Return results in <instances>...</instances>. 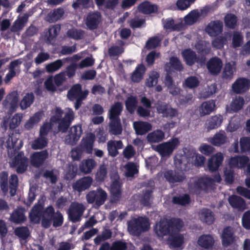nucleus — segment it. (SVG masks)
<instances>
[{
	"label": "nucleus",
	"mask_w": 250,
	"mask_h": 250,
	"mask_svg": "<svg viewBox=\"0 0 250 250\" xmlns=\"http://www.w3.org/2000/svg\"><path fill=\"white\" fill-rule=\"evenodd\" d=\"M149 227L147 218L140 216L134 218L128 222L127 229L130 234L139 236L142 232L147 231Z\"/></svg>",
	"instance_id": "obj_3"
},
{
	"label": "nucleus",
	"mask_w": 250,
	"mask_h": 250,
	"mask_svg": "<svg viewBox=\"0 0 250 250\" xmlns=\"http://www.w3.org/2000/svg\"><path fill=\"white\" fill-rule=\"evenodd\" d=\"M112 231L109 229H104L100 235H98L94 240L96 245H99L102 242L110 239L112 237Z\"/></svg>",
	"instance_id": "obj_60"
},
{
	"label": "nucleus",
	"mask_w": 250,
	"mask_h": 250,
	"mask_svg": "<svg viewBox=\"0 0 250 250\" xmlns=\"http://www.w3.org/2000/svg\"><path fill=\"white\" fill-rule=\"evenodd\" d=\"M223 25L220 21H215L209 23L207 27V31L211 36H216L222 33Z\"/></svg>",
	"instance_id": "obj_27"
},
{
	"label": "nucleus",
	"mask_w": 250,
	"mask_h": 250,
	"mask_svg": "<svg viewBox=\"0 0 250 250\" xmlns=\"http://www.w3.org/2000/svg\"><path fill=\"white\" fill-rule=\"evenodd\" d=\"M95 141V134L92 133H90L82 139L81 143L79 146L84 152L87 154H91Z\"/></svg>",
	"instance_id": "obj_16"
},
{
	"label": "nucleus",
	"mask_w": 250,
	"mask_h": 250,
	"mask_svg": "<svg viewBox=\"0 0 250 250\" xmlns=\"http://www.w3.org/2000/svg\"><path fill=\"white\" fill-rule=\"evenodd\" d=\"M179 144V139L177 138H173L167 142L158 145L156 150L162 157H169L178 146Z\"/></svg>",
	"instance_id": "obj_6"
},
{
	"label": "nucleus",
	"mask_w": 250,
	"mask_h": 250,
	"mask_svg": "<svg viewBox=\"0 0 250 250\" xmlns=\"http://www.w3.org/2000/svg\"><path fill=\"white\" fill-rule=\"evenodd\" d=\"M14 165L17 167L16 171L18 173H23L27 168L28 159L24 156L23 152H20L14 158Z\"/></svg>",
	"instance_id": "obj_12"
},
{
	"label": "nucleus",
	"mask_w": 250,
	"mask_h": 250,
	"mask_svg": "<svg viewBox=\"0 0 250 250\" xmlns=\"http://www.w3.org/2000/svg\"><path fill=\"white\" fill-rule=\"evenodd\" d=\"M107 197L106 192L101 188H98L96 190H91L86 195L87 203L94 204L98 207L104 204Z\"/></svg>",
	"instance_id": "obj_5"
},
{
	"label": "nucleus",
	"mask_w": 250,
	"mask_h": 250,
	"mask_svg": "<svg viewBox=\"0 0 250 250\" xmlns=\"http://www.w3.org/2000/svg\"><path fill=\"white\" fill-rule=\"evenodd\" d=\"M81 125H75L70 128L68 134L65 137V143L70 145H75L82 134Z\"/></svg>",
	"instance_id": "obj_9"
},
{
	"label": "nucleus",
	"mask_w": 250,
	"mask_h": 250,
	"mask_svg": "<svg viewBox=\"0 0 250 250\" xmlns=\"http://www.w3.org/2000/svg\"><path fill=\"white\" fill-rule=\"evenodd\" d=\"M138 104V100L136 97L130 96L128 97L125 102L126 110L131 114L134 113Z\"/></svg>",
	"instance_id": "obj_55"
},
{
	"label": "nucleus",
	"mask_w": 250,
	"mask_h": 250,
	"mask_svg": "<svg viewBox=\"0 0 250 250\" xmlns=\"http://www.w3.org/2000/svg\"><path fill=\"white\" fill-rule=\"evenodd\" d=\"M48 153L46 150L33 153L30 157L31 165L35 167L42 166L47 158Z\"/></svg>",
	"instance_id": "obj_17"
},
{
	"label": "nucleus",
	"mask_w": 250,
	"mask_h": 250,
	"mask_svg": "<svg viewBox=\"0 0 250 250\" xmlns=\"http://www.w3.org/2000/svg\"><path fill=\"white\" fill-rule=\"evenodd\" d=\"M9 186L8 185V172L2 171L0 172V188L2 191L6 193L10 189L11 196H14L18 185V178L17 175H11L9 179Z\"/></svg>",
	"instance_id": "obj_4"
},
{
	"label": "nucleus",
	"mask_w": 250,
	"mask_h": 250,
	"mask_svg": "<svg viewBox=\"0 0 250 250\" xmlns=\"http://www.w3.org/2000/svg\"><path fill=\"white\" fill-rule=\"evenodd\" d=\"M14 233L23 240H25L30 234L28 228L24 226L17 227L14 230Z\"/></svg>",
	"instance_id": "obj_58"
},
{
	"label": "nucleus",
	"mask_w": 250,
	"mask_h": 250,
	"mask_svg": "<svg viewBox=\"0 0 250 250\" xmlns=\"http://www.w3.org/2000/svg\"><path fill=\"white\" fill-rule=\"evenodd\" d=\"M200 220L204 223L210 225L212 224L215 220L214 214L209 209L204 208L200 213Z\"/></svg>",
	"instance_id": "obj_42"
},
{
	"label": "nucleus",
	"mask_w": 250,
	"mask_h": 250,
	"mask_svg": "<svg viewBox=\"0 0 250 250\" xmlns=\"http://www.w3.org/2000/svg\"><path fill=\"white\" fill-rule=\"evenodd\" d=\"M63 221L62 214L59 210L55 211L52 205L48 206L44 209L43 217L42 220V225L43 228H49L51 224L54 228L61 227Z\"/></svg>",
	"instance_id": "obj_2"
},
{
	"label": "nucleus",
	"mask_w": 250,
	"mask_h": 250,
	"mask_svg": "<svg viewBox=\"0 0 250 250\" xmlns=\"http://www.w3.org/2000/svg\"><path fill=\"white\" fill-rule=\"evenodd\" d=\"M224 160V157L221 153H217L212 155L208 160V167L210 172H215L218 170Z\"/></svg>",
	"instance_id": "obj_21"
},
{
	"label": "nucleus",
	"mask_w": 250,
	"mask_h": 250,
	"mask_svg": "<svg viewBox=\"0 0 250 250\" xmlns=\"http://www.w3.org/2000/svg\"><path fill=\"white\" fill-rule=\"evenodd\" d=\"M182 56L186 64L189 66H193L195 63L203 64L206 60L205 56H198L196 52L190 48L184 49L182 52Z\"/></svg>",
	"instance_id": "obj_7"
},
{
	"label": "nucleus",
	"mask_w": 250,
	"mask_h": 250,
	"mask_svg": "<svg viewBox=\"0 0 250 250\" xmlns=\"http://www.w3.org/2000/svg\"><path fill=\"white\" fill-rule=\"evenodd\" d=\"M164 177L169 184L182 182L186 178L183 171L172 169L166 170L164 173Z\"/></svg>",
	"instance_id": "obj_10"
},
{
	"label": "nucleus",
	"mask_w": 250,
	"mask_h": 250,
	"mask_svg": "<svg viewBox=\"0 0 250 250\" xmlns=\"http://www.w3.org/2000/svg\"><path fill=\"white\" fill-rule=\"evenodd\" d=\"M244 104L245 101L242 97H236L230 104L231 109L233 112H237L243 108Z\"/></svg>",
	"instance_id": "obj_63"
},
{
	"label": "nucleus",
	"mask_w": 250,
	"mask_h": 250,
	"mask_svg": "<svg viewBox=\"0 0 250 250\" xmlns=\"http://www.w3.org/2000/svg\"><path fill=\"white\" fill-rule=\"evenodd\" d=\"M222 243L223 246L228 247L232 244L234 240L233 229L228 226L224 228L221 235Z\"/></svg>",
	"instance_id": "obj_22"
},
{
	"label": "nucleus",
	"mask_w": 250,
	"mask_h": 250,
	"mask_svg": "<svg viewBox=\"0 0 250 250\" xmlns=\"http://www.w3.org/2000/svg\"><path fill=\"white\" fill-rule=\"evenodd\" d=\"M164 138L165 133L160 129L154 130L147 136V139L150 143H158L161 142Z\"/></svg>",
	"instance_id": "obj_47"
},
{
	"label": "nucleus",
	"mask_w": 250,
	"mask_h": 250,
	"mask_svg": "<svg viewBox=\"0 0 250 250\" xmlns=\"http://www.w3.org/2000/svg\"><path fill=\"white\" fill-rule=\"evenodd\" d=\"M55 114L50 117L49 123L52 126L54 124L58 123L57 132L66 133L75 118V113L71 108H68L67 111L65 112L64 115L62 117L63 110L60 107L55 108Z\"/></svg>",
	"instance_id": "obj_1"
},
{
	"label": "nucleus",
	"mask_w": 250,
	"mask_h": 250,
	"mask_svg": "<svg viewBox=\"0 0 250 250\" xmlns=\"http://www.w3.org/2000/svg\"><path fill=\"white\" fill-rule=\"evenodd\" d=\"M190 201V196L188 194H184L183 195L174 196L172 199V202L174 204L182 206L189 204Z\"/></svg>",
	"instance_id": "obj_52"
},
{
	"label": "nucleus",
	"mask_w": 250,
	"mask_h": 250,
	"mask_svg": "<svg viewBox=\"0 0 250 250\" xmlns=\"http://www.w3.org/2000/svg\"><path fill=\"white\" fill-rule=\"evenodd\" d=\"M225 26L229 29H233L237 25V17L232 13H228L224 19Z\"/></svg>",
	"instance_id": "obj_48"
},
{
	"label": "nucleus",
	"mask_w": 250,
	"mask_h": 250,
	"mask_svg": "<svg viewBox=\"0 0 250 250\" xmlns=\"http://www.w3.org/2000/svg\"><path fill=\"white\" fill-rule=\"evenodd\" d=\"M48 140L45 137L41 136L35 140L32 144V148L34 150L41 149L47 146Z\"/></svg>",
	"instance_id": "obj_56"
},
{
	"label": "nucleus",
	"mask_w": 250,
	"mask_h": 250,
	"mask_svg": "<svg viewBox=\"0 0 250 250\" xmlns=\"http://www.w3.org/2000/svg\"><path fill=\"white\" fill-rule=\"evenodd\" d=\"M93 180L91 176H83L77 180L72 185L74 190L81 193L88 189L91 186Z\"/></svg>",
	"instance_id": "obj_11"
},
{
	"label": "nucleus",
	"mask_w": 250,
	"mask_h": 250,
	"mask_svg": "<svg viewBox=\"0 0 250 250\" xmlns=\"http://www.w3.org/2000/svg\"><path fill=\"white\" fill-rule=\"evenodd\" d=\"M35 96L32 92L27 93L21 100L20 106L22 110H25L33 103Z\"/></svg>",
	"instance_id": "obj_50"
},
{
	"label": "nucleus",
	"mask_w": 250,
	"mask_h": 250,
	"mask_svg": "<svg viewBox=\"0 0 250 250\" xmlns=\"http://www.w3.org/2000/svg\"><path fill=\"white\" fill-rule=\"evenodd\" d=\"M111 199L112 203H116L120 201L122 196L121 184L119 181L115 179L110 185Z\"/></svg>",
	"instance_id": "obj_20"
},
{
	"label": "nucleus",
	"mask_w": 250,
	"mask_h": 250,
	"mask_svg": "<svg viewBox=\"0 0 250 250\" xmlns=\"http://www.w3.org/2000/svg\"><path fill=\"white\" fill-rule=\"evenodd\" d=\"M96 162L93 159L83 160L79 165V169L82 173L87 174L91 173L96 167Z\"/></svg>",
	"instance_id": "obj_36"
},
{
	"label": "nucleus",
	"mask_w": 250,
	"mask_h": 250,
	"mask_svg": "<svg viewBox=\"0 0 250 250\" xmlns=\"http://www.w3.org/2000/svg\"><path fill=\"white\" fill-rule=\"evenodd\" d=\"M223 66L222 61L217 57L211 58L207 62V67L209 73L212 75H217L221 71Z\"/></svg>",
	"instance_id": "obj_18"
},
{
	"label": "nucleus",
	"mask_w": 250,
	"mask_h": 250,
	"mask_svg": "<svg viewBox=\"0 0 250 250\" xmlns=\"http://www.w3.org/2000/svg\"><path fill=\"white\" fill-rule=\"evenodd\" d=\"M123 147V144L121 140H109L107 143L108 154L115 157L119 154L118 150Z\"/></svg>",
	"instance_id": "obj_24"
},
{
	"label": "nucleus",
	"mask_w": 250,
	"mask_h": 250,
	"mask_svg": "<svg viewBox=\"0 0 250 250\" xmlns=\"http://www.w3.org/2000/svg\"><path fill=\"white\" fill-rule=\"evenodd\" d=\"M73 58L71 57H67L62 60L58 59L53 62L48 63L46 66V71L49 73H53L59 70L63 64L64 62H71Z\"/></svg>",
	"instance_id": "obj_34"
},
{
	"label": "nucleus",
	"mask_w": 250,
	"mask_h": 250,
	"mask_svg": "<svg viewBox=\"0 0 250 250\" xmlns=\"http://www.w3.org/2000/svg\"><path fill=\"white\" fill-rule=\"evenodd\" d=\"M215 102L213 100L203 102L199 108L200 116L202 117L210 114L215 109Z\"/></svg>",
	"instance_id": "obj_29"
},
{
	"label": "nucleus",
	"mask_w": 250,
	"mask_h": 250,
	"mask_svg": "<svg viewBox=\"0 0 250 250\" xmlns=\"http://www.w3.org/2000/svg\"><path fill=\"white\" fill-rule=\"evenodd\" d=\"M154 231L160 237L169 235L171 234L168 220H160L154 226Z\"/></svg>",
	"instance_id": "obj_19"
},
{
	"label": "nucleus",
	"mask_w": 250,
	"mask_h": 250,
	"mask_svg": "<svg viewBox=\"0 0 250 250\" xmlns=\"http://www.w3.org/2000/svg\"><path fill=\"white\" fill-rule=\"evenodd\" d=\"M27 21V19L25 16L21 17L17 19L13 23L11 27V31L14 33L21 31L25 26Z\"/></svg>",
	"instance_id": "obj_53"
},
{
	"label": "nucleus",
	"mask_w": 250,
	"mask_h": 250,
	"mask_svg": "<svg viewBox=\"0 0 250 250\" xmlns=\"http://www.w3.org/2000/svg\"><path fill=\"white\" fill-rule=\"evenodd\" d=\"M160 77V74L156 71H152L146 79V85L148 87H152L158 83V79Z\"/></svg>",
	"instance_id": "obj_64"
},
{
	"label": "nucleus",
	"mask_w": 250,
	"mask_h": 250,
	"mask_svg": "<svg viewBox=\"0 0 250 250\" xmlns=\"http://www.w3.org/2000/svg\"><path fill=\"white\" fill-rule=\"evenodd\" d=\"M65 11L63 8L59 7L51 10L47 16V20L49 22H55L63 19Z\"/></svg>",
	"instance_id": "obj_33"
},
{
	"label": "nucleus",
	"mask_w": 250,
	"mask_h": 250,
	"mask_svg": "<svg viewBox=\"0 0 250 250\" xmlns=\"http://www.w3.org/2000/svg\"><path fill=\"white\" fill-rule=\"evenodd\" d=\"M133 127L137 135L146 134L152 129L151 125L146 122H136L133 123Z\"/></svg>",
	"instance_id": "obj_35"
},
{
	"label": "nucleus",
	"mask_w": 250,
	"mask_h": 250,
	"mask_svg": "<svg viewBox=\"0 0 250 250\" xmlns=\"http://www.w3.org/2000/svg\"><path fill=\"white\" fill-rule=\"evenodd\" d=\"M171 234L179 233L184 227V222L178 218H171L168 220Z\"/></svg>",
	"instance_id": "obj_39"
},
{
	"label": "nucleus",
	"mask_w": 250,
	"mask_h": 250,
	"mask_svg": "<svg viewBox=\"0 0 250 250\" xmlns=\"http://www.w3.org/2000/svg\"><path fill=\"white\" fill-rule=\"evenodd\" d=\"M140 12L144 14L156 13L158 11V7L156 4H151L148 1H145L141 3L138 7Z\"/></svg>",
	"instance_id": "obj_37"
},
{
	"label": "nucleus",
	"mask_w": 250,
	"mask_h": 250,
	"mask_svg": "<svg viewBox=\"0 0 250 250\" xmlns=\"http://www.w3.org/2000/svg\"><path fill=\"white\" fill-rule=\"evenodd\" d=\"M43 113L42 111L36 112L25 123L24 125L25 128L27 130H30L33 128L36 124H37L41 120Z\"/></svg>",
	"instance_id": "obj_46"
},
{
	"label": "nucleus",
	"mask_w": 250,
	"mask_h": 250,
	"mask_svg": "<svg viewBox=\"0 0 250 250\" xmlns=\"http://www.w3.org/2000/svg\"><path fill=\"white\" fill-rule=\"evenodd\" d=\"M229 202L230 206L238 209H244L246 207V203L245 200L241 197L232 195L229 197Z\"/></svg>",
	"instance_id": "obj_45"
},
{
	"label": "nucleus",
	"mask_w": 250,
	"mask_h": 250,
	"mask_svg": "<svg viewBox=\"0 0 250 250\" xmlns=\"http://www.w3.org/2000/svg\"><path fill=\"white\" fill-rule=\"evenodd\" d=\"M184 237L183 234L176 233V234L169 235L168 241L170 247L176 249L182 246L184 243Z\"/></svg>",
	"instance_id": "obj_43"
},
{
	"label": "nucleus",
	"mask_w": 250,
	"mask_h": 250,
	"mask_svg": "<svg viewBox=\"0 0 250 250\" xmlns=\"http://www.w3.org/2000/svg\"><path fill=\"white\" fill-rule=\"evenodd\" d=\"M123 106L120 102H115L111 105L108 111V118L111 119H120V116L123 111Z\"/></svg>",
	"instance_id": "obj_41"
},
{
	"label": "nucleus",
	"mask_w": 250,
	"mask_h": 250,
	"mask_svg": "<svg viewBox=\"0 0 250 250\" xmlns=\"http://www.w3.org/2000/svg\"><path fill=\"white\" fill-rule=\"evenodd\" d=\"M250 87V80L246 78H239L232 84V89L236 94H242L247 91Z\"/></svg>",
	"instance_id": "obj_13"
},
{
	"label": "nucleus",
	"mask_w": 250,
	"mask_h": 250,
	"mask_svg": "<svg viewBox=\"0 0 250 250\" xmlns=\"http://www.w3.org/2000/svg\"><path fill=\"white\" fill-rule=\"evenodd\" d=\"M19 96L16 92L13 91L8 94L3 103L5 106L9 105V110L14 112L18 107Z\"/></svg>",
	"instance_id": "obj_25"
},
{
	"label": "nucleus",
	"mask_w": 250,
	"mask_h": 250,
	"mask_svg": "<svg viewBox=\"0 0 250 250\" xmlns=\"http://www.w3.org/2000/svg\"><path fill=\"white\" fill-rule=\"evenodd\" d=\"M42 217H43L42 206L40 205H35L29 213L30 221L34 224H38L40 222Z\"/></svg>",
	"instance_id": "obj_28"
},
{
	"label": "nucleus",
	"mask_w": 250,
	"mask_h": 250,
	"mask_svg": "<svg viewBox=\"0 0 250 250\" xmlns=\"http://www.w3.org/2000/svg\"><path fill=\"white\" fill-rule=\"evenodd\" d=\"M26 219L24 210L22 208H18L10 214V220L16 224L23 223Z\"/></svg>",
	"instance_id": "obj_31"
},
{
	"label": "nucleus",
	"mask_w": 250,
	"mask_h": 250,
	"mask_svg": "<svg viewBox=\"0 0 250 250\" xmlns=\"http://www.w3.org/2000/svg\"><path fill=\"white\" fill-rule=\"evenodd\" d=\"M61 30V25L59 24H55L50 27L46 33V41L51 42L56 39Z\"/></svg>",
	"instance_id": "obj_49"
},
{
	"label": "nucleus",
	"mask_w": 250,
	"mask_h": 250,
	"mask_svg": "<svg viewBox=\"0 0 250 250\" xmlns=\"http://www.w3.org/2000/svg\"><path fill=\"white\" fill-rule=\"evenodd\" d=\"M223 117L221 115L212 116L208 121V129L211 130L217 128L223 122Z\"/></svg>",
	"instance_id": "obj_51"
},
{
	"label": "nucleus",
	"mask_w": 250,
	"mask_h": 250,
	"mask_svg": "<svg viewBox=\"0 0 250 250\" xmlns=\"http://www.w3.org/2000/svg\"><path fill=\"white\" fill-rule=\"evenodd\" d=\"M227 140V137L224 132L216 133L211 139L210 143L214 146H220L224 144Z\"/></svg>",
	"instance_id": "obj_61"
},
{
	"label": "nucleus",
	"mask_w": 250,
	"mask_h": 250,
	"mask_svg": "<svg viewBox=\"0 0 250 250\" xmlns=\"http://www.w3.org/2000/svg\"><path fill=\"white\" fill-rule=\"evenodd\" d=\"M166 67L169 68L171 67L173 69L179 71H182L184 69L180 60L177 57L174 56L170 58L169 62L166 64Z\"/></svg>",
	"instance_id": "obj_57"
},
{
	"label": "nucleus",
	"mask_w": 250,
	"mask_h": 250,
	"mask_svg": "<svg viewBox=\"0 0 250 250\" xmlns=\"http://www.w3.org/2000/svg\"><path fill=\"white\" fill-rule=\"evenodd\" d=\"M164 24V27L166 29L179 31L183 28V25L181 23L175 24L174 20L172 18L167 19Z\"/></svg>",
	"instance_id": "obj_54"
},
{
	"label": "nucleus",
	"mask_w": 250,
	"mask_h": 250,
	"mask_svg": "<svg viewBox=\"0 0 250 250\" xmlns=\"http://www.w3.org/2000/svg\"><path fill=\"white\" fill-rule=\"evenodd\" d=\"M249 161L250 159L247 156H236L230 158L229 165L232 167L241 168L248 166Z\"/></svg>",
	"instance_id": "obj_26"
},
{
	"label": "nucleus",
	"mask_w": 250,
	"mask_h": 250,
	"mask_svg": "<svg viewBox=\"0 0 250 250\" xmlns=\"http://www.w3.org/2000/svg\"><path fill=\"white\" fill-rule=\"evenodd\" d=\"M198 244L205 249H211L214 244V238L210 234H203L199 237Z\"/></svg>",
	"instance_id": "obj_38"
},
{
	"label": "nucleus",
	"mask_w": 250,
	"mask_h": 250,
	"mask_svg": "<svg viewBox=\"0 0 250 250\" xmlns=\"http://www.w3.org/2000/svg\"><path fill=\"white\" fill-rule=\"evenodd\" d=\"M101 16L98 12H90L86 18L85 24L90 30L97 29L101 21Z\"/></svg>",
	"instance_id": "obj_15"
},
{
	"label": "nucleus",
	"mask_w": 250,
	"mask_h": 250,
	"mask_svg": "<svg viewBox=\"0 0 250 250\" xmlns=\"http://www.w3.org/2000/svg\"><path fill=\"white\" fill-rule=\"evenodd\" d=\"M156 109L158 113L162 114L163 116L166 118L172 119L177 116L178 114L177 109L169 107L168 104L164 102L158 103Z\"/></svg>",
	"instance_id": "obj_14"
},
{
	"label": "nucleus",
	"mask_w": 250,
	"mask_h": 250,
	"mask_svg": "<svg viewBox=\"0 0 250 250\" xmlns=\"http://www.w3.org/2000/svg\"><path fill=\"white\" fill-rule=\"evenodd\" d=\"M146 68L142 64H139L132 74L131 80L135 83H139L143 79Z\"/></svg>",
	"instance_id": "obj_44"
},
{
	"label": "nucleus",
	"mask_w": 250,
	"mask_h": 250,
	"mask_svg": "<svg viewBox=\"0 0 250 250\" xmlns=\"http://www.w3.org/2000/svg\"><path fill=\"white\" fill-rule=\"evenodd\" d=\"M109 119V132L111 134L114 135L121 134L123 127L121 119Z\"/></svg>",
	"instance_id": "obj_40"
},
{
	"label": "nucleus",
	"mask_w": 250,
	"mask_h": 250,
	"mask_svg": "<svg viewBox=\"0 0 250 250\" xmlns=\"http://www.w3.org/2000/svg\"><path fill=\"white\" fill-rule=\"evenodd\" d=\"M236 70V64L234 62H227L224 66L222 73V78L224 80H231L233 76L234 73Z\"/></svg>",
	"instance_id": "obj_32"
},
{
	"label": "nucleus",
	"mask_w": 250,
	"mask_h": 250,
	"mask_svg": "<svg viewBox=\"0 0 250 250\" xmlns=\"http://www.w3.org/2000/svg\"><path fill=\"white\" fill-rule=\"evenodd\" d=\"M84 94L88 95V91H83L82 85L78 83L73 85L68 91L67 96L70 101H74L76 98L83 96Z\"/></svg>",
	"instance_id": "obj_23"
},
{
	"label": "nucleus",
	"mask_w": 250,
	"mask_h": 250,
	"mask_svg": "<svg viewBox=\"0 0 250 250\" xmlns=\"http://www.w3.org/2000/svg\"><path fill=\"white\" fill-rule=\"evenodd\" d=\"M78 168L77 166L74 165H69L65 171L64 175V179L67 181H71L77 175Z\"/></svg>",
	"instance_id": "obj_62"
},
{
	"label": "nucleus",
	"mask_w": 250,
	"mask_h": 250,
	"mask_svg": "<svg viewBox=\"0 0 250 250\" xmlns=\"http://www.w3.org/2000/svg\"><path fill=\"white\" fill-rule=\"evenodd\" d=\"M212 182V179L209 177H201L194 182L193 188L195 191L207 190Z\"/></svg>",
	"instance_id": "obj_30"
},
{
	"label": "nucleus",
	"mask_w": 250,
	"mask_h": 250,
	"mask_svg": "<svg viewBox=\"0 0 250 250\" xmlns=\"http://www.w3.org/2000/svg\"><path fill=\"white\" fill-rule=\"evenodd\" d=\"M244 37L241 32L234 31L232 38V46L236 48L240 47L243 43Z\"/></svg>",
	"instance_id": "obj_59"
},
{
	"label": "nucleus",
	"mask_w": 250,
	"mask_h": 250,
	"mask_svg": "<svg viewBox=\"0 0 250 250\" xmlns=\"http://www.w3.org/2000/svg\"><path fill=\"white\" fill-rule=\"evenodd\" d=\"M84 209V207L82 204L76 203L71 204L68 211L69 220L73 223L80 221Z\"/></svg>",
	"instance_id": "obj_8"
}]
</instances>
